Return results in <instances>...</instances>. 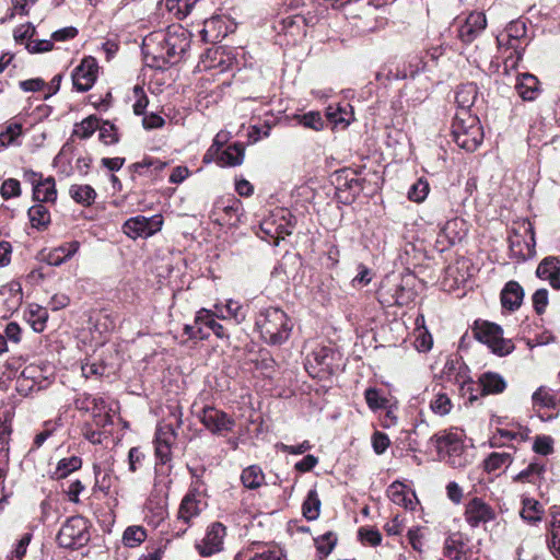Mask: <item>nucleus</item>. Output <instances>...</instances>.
Instances as JSON below:
<instances>
[{"label":"nucleus","mask_w":560,"mask_h":560,"mask_svg":"<svg viewBox=\"0 0 560 560\" xmlns=\"http://www.w3.org/2000/svg\"><path fill=\"white\" fill-rule=\"evenodd\" d=\"M98 128V119L95 116H89L83 119L80 124L75 125L74 135L81 139L90 138L95 130Z\"/></svg>","instance_id":"46"},{"label":"nucleus","mask_w":560,"mask_h":560,"mask_svg":"<svg viewBox=\"0 0 560 560\" xmlns=\"http://www.w3.org/2000/svg\"><path fill=\"white\" fill-rule=\"evenodd\" d=\"M544 470H545L544 465L538 464V463H532L527 466V468H525L524 470L518 472L514 479L516 481H522V482H525V481L532 482V481H534L533 477L540 476L544 472Z\"/></svg>","instance_id":"56"},{"label":"nucleus","mask_w":560,"mask_h":560,"mask_svg":"<svg viewBox=\"0 0 560 560\" xmlns=\"http://www.w3.org/2000/svg\"><path fill=\"white\" fill-rule=\"evenodd\" d=\"M320 500L316 489H311L307 492L306 499L302 505V512L306 520L315 521L319 516L320 512Z\"/></svg>","instance_id":"35"},{"label":"nucleus","mask_w":560,"mask_h":560,"mask_svg":"<svg viewBox=\"0 0 560 560\" xmlns=\"http://www.w3.org/2000/svg\"><path fill=\"white\" fill-rule=\"evenodd\" d=\"M452 136L459 148L470 152L477 150L483 140L478 117L469 112H457L452 124Z\"/></svg>","instance_id":"3"},{"label":"nucleus","mask_w":560,"mask_h":560,"mask_svg":"<svg viewBox=\"0 0 560 560\" xmlns=\"http://www.w3.org/2000/svg\"><path fill=\"white\" fill-rule=\"evenodd\" d=\"M299 122L305 128H311L317 131L322 130L325 125L324 119L317 112H310L307 114H304L299 118Z\"/></svg>","instance_id":"55"},{"label":"nucleus","mask_w":560,"mask_h":560,"mask_svg":"<svg viewBox=\"0 0 560 560\" xmlns=\"http://www.w3.org/2000/svg\"><path fill=\"white\" fill-rule=\"evenodd\" d=\"M79 248V241L63 243L48 253L46 261L51 266H60L71 259L78 253Z\"/></svg>","instance_id":"20"},{"label":"nucleus","mask_w":560,"mask_h":560,"mask_svg":"<svg viewBox=\"0 0 560 560\" xmlns=\"http://www.w3.org/2000/svg\"><path fill=\"white\" fill-rule=\"evenodd\" d=\"M241 211L242 202L237 198L233 196L219 198L213 203L210 219L220 226H236L240 222Z\"/></svg>","instance_id":"8"},{"label":"nucleus","mask_w":560,"mask_h":560,"mask_svg":"<svg viewBox=\"0 0 560 560\" xmlns=\"http://www.w3.org/2000/svg\"><path fill=\"white\" fill-rule=\"evenodd\" d=\"M510 250L513 257L525 260L532 255V245L525 242L521 235L514 234L510 237Z\"/></svg>","instance_id":"41"},{"label":"nucleus","mask_w":560,"mask_h":560,"mask_svg":"<svg viewBox=\"0 0 560 560\" xmlns=\"http://www.w3.org/2000/svg\"><path fill=\"white\" fill-rule=\"evenodd\" d=\"M478 95V88L475 83L469 82L458 86L455 95L459 112H468L475 104Z\"/></svg>","instance_id":"25"},{"label":"nucleus","mask_w":560,"mask_h":560,"mask_svg":"<svg viewBox=\"0 0 560 560\" xmlns=\"http://www.w3.org/2000/svg\"><path fill=\"white\" fill-rule=\"evenodd\" d=\"M135 96L137 97L136 103L133 104V113L138 116L143 115L144 110L149 104V100L144 94V91L141 86L136 85L133 88Z\"/></svg>","instance_id":"63"},{"label":"nucleus","mask_w":560,"mask_h":560,"mask_svg":"<svg viewBox=\"0 0 560 560\" xmlns=\"http://www.w3.org/2000/svg\"><path fill=\"white\" fill-rule=\"evenodd\" d=\"M190 47V35L184 28L168 31L159 43L158 51L152 55L150 67L165 69L177 62Z\"/></svg>","instance_id":"2"},{"label":"nucleus","mask_w":560,"mask_h":560,"mask_svg":"<svg viewBox=\"0 0 560 560\" xmlns=\"http://www.w3.org/2000/svg\"><path fill=\"white\" fill-rule=\"evenodd\" d=\"M387 497L397 505L404 506L408 510H413L417 501L416 494L409 491L405 485L399 481L393 482L387 488Z\"/></svg>","instance_id":"18"},{"label":"nucleus","mask_w":560,"mask_h":560,"mask_svg":"<svg viewBox=\"0 0 560 560\" xmlns=\"http://www.w3.org/2000/svg\"><path fill=\"white\" fill-rule=\"evenodd\" d=\"M144 458L145 455L139 446L131 447L128 453L129 470L137 471L142 466Z\"/></svg>","instance_id":"62"},{"label":"nucleus","mask_w":560,"mask_h":560,"mask_svg":"<svg viewBox=\"0 0 560 560\" xmlns=\"http://www.w3.org/2000/svg\"><path fill=\"white\" fill-rule=\"evenodd\" d=\"M176 440V432L171 423H159L155 431V456L161 464H166L171 459V446Z\"/></svg>","instance_id":"15"},{"label":"nucleus","mask_w":560,"mask_h":560,"mask_svg":"<svg viewBox=\"0 0 560 560\" xmlns=\"http://www.w3.org/2000/svg\"><path fill=\"white\" fill-rule=\"evenodd\" d=\"M32 534L25 533L16 542L14 550L7 557V560H22L31 542Z\"/></svg>","instance_id":"57"},{"label":"nucleus","mask_w":560,"mask_h":560,"mask_svg":"<svg viewBox=\"0 0 560 560\" xmlns=\"http://www.w3.org/2000/svg\"><path fill=\"white\" fill-rule=\"evenodd\" d=\"M440 457L452 467H463L467 464L465 446L457 434L448 433L430 438Z\"/></svg>","instance_id":"7"},{"label":"nucleus","mask_w":560,"mask_h":560,"mask_svg":"<svg viewBox=\"0 0 560 560\" xmlns=\"http://www.w3.org/2000/svg\"><path fill=\"white\" fill-rule=\"evenodd\" d=\"M533 405L555 409L558 405V396L551 388L540 386L532 396Z\"/></svg>","instance_id":"37"},{"label":"nucleus","mask_w":560,"mask_h":560,"mask_svg":"<svg viewBox=\"0 0 560 560\" xmlns=\"http://www.w3.org/2000/svg\"><path fill=\"white\" fill-rule=\"evenodd\" d=\"M199 512H200V510L198 506V502H197L192 491H190L182 500V503H180L179 510H178V521H180L185 525H187L192 517H195L199 514Z\"/></svg>","instance_id":"31"},{"label":"nucleus","mask_w":560,"mask_h":560,"mask_svg":"<svg viewBox=\"0 0 560 560\" xmlns=\"http://www.w3.org/2000/svg\"><path fill=\"white\" fill-rule=\"evenodd\" d=\"M337 537L334 533L328 532L315 539L317 551L322 556H328L336 546Z\"/></svg>","instance_id":"51"},{"label":"nucleus","mask_w":560,"mask_h":560,"mask_svg":"<svg viewBox=\"0 0 560 560\" xmlns=\"http://www.w3.org/2000/svg\"><path fill=\"white\" fill-rule=\"evenodd\" d=\"M167 165L166 162H163L159 159L153 158H144L142 161L137 162L132 165L135 172L139 173L140 175L147 174L144 170L152 168L155 172L162 171Z\"/></svg>","instance_id":"53"},{"label":"nucleus","mask_w":560,"mask_h":560,"mask_svg":"<svg viewBox=\"0 0 560 560\" xmlns=\"http://www.w3.org/2000/svg\"><path fill=\"white\" fill-rule=\"evenodd\" d=\"M443 557L445 560H469L472 558L463 541L447 538L444 542Z\"/></svg>","instance_id":"27"},{"label":"nucleus","mask_w":560,"mask_h":560,"mask_svg":"<svg viewBox=\"0 0 560 560\" xmlns=\"http://www.w3.org/2000/svg\"><path fill=\"white\" fill-rule=\"evenodd\" d=\"M479 385L483 395L501 394L506 388V382L502 375L495 372H485L479 376Z\"/></svg>","instance_id":"23"},{"label":"nucleus","mask_w":560,"mask_h":560,"mask_svg":"<svg viewBox=\"0 0 560 560\" xmlns=\"http://www.w3.org/2000/svg\"><path fill=\"white\" fill-rule=\"evenodd\" d=\"M0 192L4 199H10L20 196V182L14 178L5 179L1 185Z\"/></svg>","instance_id":"60"},{"label":"nucleus","mask_w":560,"mask_h":560,"mask_svg":"<svg viewBox=\"0 0 560 560\" xmlns=\"http://www.w3.org/2000/svg\"><path fill=\"white\" fill-rule=\"evenodd\" d=\"M452 407L450 397L444 393H438L430 402L431 410L439 416L447 415Z\"/></svg>","instance_id":"48"},{"label":"nucleus","mask_w":560,"mask_h":560,"mask_svg":"<svg viewBox=\"0 0 560 560\" xmlns=\"http://www.w3.org/2000/svg\"><path fill=\"white\" fill-rule=\"evenodd\" d=\"M475 338L487 345L498 355H506L514 349L512 340L503 337L502 328L490 322H476L472 329Z\"/></svg>","instance_id":"5"},{"label":"nucleus","mask_w":560,"mask_h":560,"mask_svg":"<svg viewBox=\"0 0 560 560\" xmlns=\"http://www.w3.org/2000/svg\"><path fill=\"white\" fill-rule=\"evenodd\" d=\"M245 147L241 142L228 145L218 156V165L221 167L240 166L244 162Z\"/></svg>","instance_id":"21"},{"label":"nucleus","mask_w":560,"mask_h":560,"mask_svg":"<svg viewBox=\"0 0 560 560\" xmlns=\"http://www.w3.org/2000/svg\"><path fill=\"white\" fill-rule=\"evenodd\" d=\"M22 133V125L19 122H11L7 128L0 132L1 147L13 144L15 139Z\"/></svg>","instance_id":"52"},{"label":"nucleus","mask_w":560,"mask_h":560,"mask_svg":"<svg viewBox=\"0 0 560 560\" xmlns=\"http://www.w3.org/2000/svg\"><path fill=\"white\" fill-rule=\"evenodd\" d=\"M93 470L95 476L93 490L108 494L113 483L110 471L103 469L100 465L96 464L93 466Z\"/></svg>","instance_id":"40"},{"label":"nucleus","mask_w":560,"mask_h":560,"mask_svg":"<svg viewBox=\"0 0 560 560\" xmlns=\"http://www.w3.org/2000/svg\"><path fill=\"white\" fill-rule=\"evenodd\" d=\"M147 538L145 529L141 526H129L122 535V542L126 547L133 548L139 546Z\"/></svg>","instance_id":"43"},{"label":"nucleus","mask_w":560,"mask_h":560,"mask_svg":"<svg viewBox=\"0 0 560 560\" xmlns=\"http://www.w3.org/2000/svg\"><path fill=\"white\" fill-rule=\"evenodd\" d=\"M316 16L306 18L302 14H290L282 16L275 28L279 33H283L285 35H290L295 38L299 36H304L306 33V27L315 24Z\"/></svg>","instance_id":"16"},{"label":"nucleus","mask_w":560,"mask_h":560,"mask_svg":"<svg viewBox=\"0 0 560 560\" xmlns=\"http://www.w3.org/2000/svg\"><path fill=\"white\" fill-rule=\"evenodd\" d=\"M326 116L327 119L335 124L336 126L340 124H342L343 126H348L350 122V114L346 110V108H342L339 105H329L326 110Z\"/></svg>","instance_id":"50"},{"label":"nucleus","mask_w":560,"mask_h":560,"mask_svg":"<svg viewBox=\"0 0 560 560\" xmlns=\"http://www.w3.org/2000/svg\"><path fill=\"white\" fill-rule=\"evenodd\" d=\"M248 560H283L281 550L277 548L264 549L260 552H256Z\"/></svg>","instance_id":"64"},{"label":"nucleus","mask_w":560,"mask_h":560,"mask_svg":"<svg viewBox=\"0 0 560 560\" xmlns=\"http://www.w3.org/2000/svg\"><path fill=\"white\" fill-rule=\"evenodd\" d=\"M294 226L295 219L291 212L284 208H277L260 222L257 235L278 246L280 240L292 234Z\"/></svg>","instance_id":"4"},{"label":"nucleus","mask_w":560,"mask_h":560,"mask_svg":"<svg viewBox=\"0 0 560 560\" xmlns=\"http://www.w3.org/2000/svg\"><path fill=\"white\" fill-rule=\"evenodd\" d=\"M100 140L106 144H115L119 141V133L117 127L110 121H104L101 126L98 125Z\"/></svg>","instance_id":"47"},{"label":"nucleus","mask_w":560,"mask_h":560,"mask_svg":"<svg viewBox=\"0 0 560 560\" xmlns=\"http://www.w3.org/2000/svg\"><path fill=\"white\" fill-rule=\"evenodd\" d=\"M28 218L33 228L46 229L50 223V213L44 203H35L28 209Z\"/></svg>","instance_id":"32"},{"label":"nucleus","mask_w":560,"mask_h":560,"mask_svg":"<svg viewBox=\"0 0 560 560\" xmlns=\"http://www.w3.org/2000/svg\"><path fill=\"white\" fill-rule=\"evenodd\" d=\"M512 460L510 453L493 452L483 462L485 470L488 472L495 471L502 467L510 466Z\"/></svg>","instance_id":"39"},{"label":"nucleus","mask_w":560,"mask_h":560,"mask_svg":"<svg viewBox=\"0 0 560 560\" xmlns=\"http://www.w3.org/2000/svg\"><path fill=\"white\" fill-rule=\"evenodd\" d=\"M0 298L10 308H16L22 302V288L18 282H11L0 288Z\"/></svg>","instance_id":"33"},{"label":"nucleus","mask_w":560,"mask_h":560,"mask_svg":"<svg viewBox=\"0 0 560 560\" xmlns=\"http://www.w3.org/2000/svg\"><path fill=\"white\" fill-rule=\"evenodd\" d=\"M495 516L494 509L481 498L475 497L465 505L464 518L471 528L485 527L488 523L494 521Z\"/></svg>","instance_id":"10"},{"label":"nucleus","mask_w":560,"mask_h":560,"mask_svg":"<svg viewBox=\"0 0 560 560\" xmlns=\"http://www.w3.org/2000/svg\"><path fill=\"white\" fill-rule=\"evenodd\" d=\"M226 535L225 526L222 523L215 522L211 524L206 533V536L196 544V549L202 557H211L220 552L223 548V539Z\"/></svg>","instance_id":"13"},{"label":"nucleus","mask_w":560,"mask_h":560,"mask_svg":"<svg viewBox=\"0 0 560 560\" xmlns=\"http://www.w3.org/2000/svg\"><path fill=\"white\" fill-rule=\"evenodd\" d=\"M271 130V125L268 121H265L261 126L252 125L248 131V139L252 143L259 141L262 138L269 136Z\"/></svg>","instance_id":"61"},{"label":"nucleus","mask_w":560,"mask_h":560,"mask_svg":"<svg viewBox=\"0 0 560 560\" xmlns=\"http://www.w3.org/2000/svg\"><path fill=\"white\" fill-rule=\"evenodd\" d=\"M464 221L454 218L445 222V224L441 228L439 233L440 238H444L448 244L454 245L459 242L464 235L465 231L463 229Z\"/></svg>","instance_id":"26"},{"label":"nucleus","mask_w":560,"mask_h":560,"mask_svg":"<svg viewBox=\"0 0 560 560\" xmlns=\"http://www.w3.org/2000/svg\"><path fill=\"white\" fill-rule=\"evenodd\" d=\"M98 66L95 58L89 56L72 72L73 88L79 92H86L94 85L97 78Z\"/></svg>","instance_id":"12"},{"label":"nucleus","mask_w":560,"mask_h":560,"mask_svg":"<svg viewBox=\"0 0 560 560\" xmlns=\"http://www.w3.org/2000/svg\"><path fill=\"white\" fill-rule=\"evenodd\" d=\"M100 402L103 404L102 398L83 394L75 399L74 405L79 410L90 411L91 409L97 408Z\"/></svg>","instance_id":"59"},{"label":"nucleus","mask_w":560,"mask_h":560,"mask_svg":"<svg viewBox=\"0 0 560 560\" xmlns=\"http://www.w3.org/2000/svg\"><path fill=\"white\" fill-rule=\"evenodd\" d=\"M430 191V186L427 179L419 178L416 183L411 185L408 190V199L413 202H422L428 197Z\"/></svg>","instance_id":"44"},{"label":"nucleus","mask_w":560,"mask_h":560,"mask_svg":"<svg viewBox=\"0 0 560 560\" xmlns=\"http://www.w3.org/2000/svg\"><path fill=\"white\" fill-rule=\"evenodd\" d=\"M241 480L244 487L248 489H257L265 481V475L257 465H252L242 471Z\"/></svg>","instance_id":"36"},{"label":"nucleus","mask_w":560,"mask_h":560,"mask_svg":"<svg viewBox=\"0 0 560 560\" xmlns=\"http://www.w3.org/2000/svg\"><path fill=\"white\" fill-rule=\"evenodd\" d=\"M195 322L197 325H205V327L208 330H211L218 338L228 337L225 328L215 320L214 313L209 310L201 308L198 311L195 317Z\"/></svg>","instance_id":"28"},{"label":"nucleus","mask_w":560,"mask_h":560,"mask_svg":"<svg viewBox=\"0 0 560 560\" xmlns=\"http://www.w3.org/2000/svg\"><path fill=\"white\" fill-rule=\"evenodd\" d=\"M515 89L524 101H534L539 95V81L530 73L518 75Z\"/></svg>","instance_id":"22"},{"label":"nucleus","mask_w":560,"mask_h":560,"mask_svg":"<svg viewBox=\"0 0 560 560\" xmlns=\"http://www.w3.org/2000/svg\"><path fill=\"white\" fill-rule=\"evenodd\" d=\"M163 218L160 214L152 217L137 215L128 219L124 225V233L130 238L149 237L161 230Z\"/></svg>","instance_id":"9"},{"label":"nucleus","mask_w":560,"mask_h":560,"mask_svg":"<svg viewBox=\"0 0 560 560\" xmlns=\"http://www.w3.org/2000/svg\"><path fill=\"white\" fill-rule=\"evenodd\" d=\"M69 194L75 202L85 207L91 206L96 198V191L90 185H72Z\"/></svg>","instance_id":"34"},{"label":"nucleus","mask_w":560,"mask_h":560,"mask_svg":"<svg viewBox=\"0 0 560 560\" xmlns=\"http://www.w3.org/2000/svg\"><path fill=\"white\" fill-rule=\"evenodd\" d=\"M198 418L211 433L218 435L231 432L235 425V421L228 413L210 406L203 407Z\"/></svg>","instance_id":"11"},{"label":"nucleus","mask_w":560,"mask_h":560,"mask_svg":"<svg viewBox=\"0 0 560 560\" xmlns=\"http://www.w3.org/2000/svg\"><path fill=\"white\" fill-rule=\"evenodd\" d=\"M48 318L47 311L38 305L31 306L28 322L35 331H43Z\"/></svg>","instance_id":"45"},{"label":"nucleus","mask_w":560,"mask_h":560,"mask_svg":"<svg viewBox=\"0 0 560 560\" xmlns=\"http://www.w3.org/2000/svg\"><path fill=\"white\" fill-rule=\"evenodd\" d=\"M536 275L542 280H548L553 289L560 290V260L558 257L544 258L537 267Z\"/></svg>","instance_id":"17"},{"label":"nucleus","mask_w":560,"mask_h":560,"mask_svg":"<svg viewBox=\"0 0 560 560\" xmlns=\"http://www.w3.org/2000/svg\"><path fill=\"white\" fill-rule=\"evenodd\" d=\"M533 450L537 454L549 455L553 452V440L547 435L537 436Z\"/></svg>","instance_id":"58"},{"label":"nucleus","mask_w":560,"mask_h":560,"mask_svg":"<svg viewBox=\"0 0 560 560\" xmlns=\"http://www.w3.org/2000/svg\"><path fill=\"white\" fill-rule=\"evenodd\" d=\"M82 466V459L79 456H70L66 458H61L57 467L54 471L55 479H63L68 477L71 472L80 469Z\"/></svg>","instance_id":"38"},{"label":"nucleus","mask_w":560,"mask_h":560,"mask_svg":"<svg viewBox=\"0 0 560 560\" xmlns=\"http://www.w3.org/2000/svg\"><path fill=\"white\" fill-rule=\"evenodd\" d=\"M522 503L523 508L521 510V517L532 525L539 523L544 514L542 505L532 498L523 499Z\"/></svg>","instance_id":"29"},{"label":"nucleus","mask_w":560,"mask_h":560,"mask_svg":"<svg viewBox=\"0 0 560 560\" xmlns=\"http://www.w3.org/2000/svg\"><path fill=\"white\" fill-rule=\"evenodd\" d=\"M224 311L228 314L229 318L234 319L236 324H241L246 318V310L244 306L234 300L226 301L224 305Z\"/></svg>","instance_id":"54"},{"label":"nucleus","mask_w":560,"mask_h":560,"mask_svg":"<svg viewBox=\"0 0 560 560\" xmlns=\"http://www.w3.org/2000/svg\"><path fill=\"white\" fill-rule=\"evenodd\" d=\"M197 0H166L167 10L177 19H185L196 5Z\"/></svg>","instance_id":"42"},{"label":"nucleus","mask_w":560,"mask_h":560,"mask_svg":"<svg viewBox=\"0 0 560 560\" xmlns=\"http://www.w3.org/2000/svg\"><path fill=\"white\" fill-rule=\"evenodd\" d=\"M33 198L38 203L55 202L57 199V190L54 177L49 176L39 182V184H35Z\"/></svg>","instance_id":"24"},{"label":"nucleus","mask_w":560,"mask_h":560,"mask_svg":"<svg viewBox=\"0 0 560 560\" xmlns=\"http://www.w3.org/2000/svg\"><path fill=\"white\" fill-rule=\"evenodd\" d=\"M524 299V290L516 281H509L501 292L502 306L509 311H516Z\"/></svg>","instance_id":"19"},{"label":"nucleus","mask_w":560,"mask_h":560,"mask_svg":"<svg viewBox=\"0 0 560 560\" xmlns=\"http://www.w3.org/2000/svg\"><path fill=\"white\" fill-rule=\"evenodd\" d=\"M486 27V14L480 11H474L459 25L457 36L464 44H470L481 35Z\"/></svg>","instance_id":"14"},{"label":"nucleus","mask_w":560,"mask_h":560,"mask_svg":"<svg viewBox=\"0 0 560 560\" xmlns=\"http://www.w3.org/2000/svg\"><path fill=\"white\" fill-rule=\"evenodd\" d=\"M89 522L77 515L69 517L57 535L58 545L62 548L79 549L90 541Z\"/></svg>","instance_id":"6"},{"label":"nucleus","mask_w":560,"mask_h":560,"mask_svg":"<svg viewBox=\"0 0 560 560\" xmlns=\"http://www.w3.org/2000/svg\"><path fill=\"white\" fill-rule=\"evenodd\" d=\"M255 327L267 345L281 346L289 339L293 322L282 308L268 306L256 314Z\"/></svg>","instance_id":"1"},{"label":"nucleus","mask_w":560,"mask_h":560,"mask_svg":"<svg viewBox=\"0 0 560 560\" xmlns=\"http://www.w3.org/2000/svg\"><path fill=\"white\" fill-rule=\"evenodd\" d=\"M526 36V25L522 21H512L505 27V30L497 36L498 47L502 48L505 37L510 40H516L522 43V39Z\"/></svg>","instance_id":"30"},{"label":"nucleus","mask_w":560,"mask_h":560,"mask_svg":"<svg viewBox=\"0 0 560 560\" xmlns=\"http://www.w3.org/2000/svg\"><path fill=\"white\" fill-rule=\"evenodd\" d=\"M365 400L370 409L377 410L382 408H386L388 400L384 397L380 389L376 388H368L364 393Z\"/></svg>","instance_id":"49"}]
</instances>
